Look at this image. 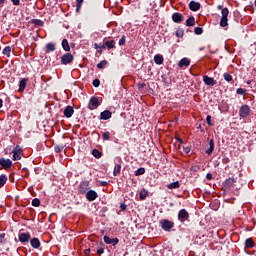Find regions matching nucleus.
I'll use <instances>...</instances> for the list:
<instances>
[{
    "label": "nucleus",
    "mask_w": 256,
    "mask_h": 256,
    "mask_svg": "<svg viewBox=\"0 0 256 256\" xmlns=\"http://www.w3.org/2000/svg\"><path fill=\"white\" fill-rule=\"evenodd\" d=\"M217 9L221 10V19H220V27H227L229 25L228 21L229 19V9L228 8H223V5H218Z\"/></svg>",
    "instance_id": "f257e3e1"
},
{
    "label": "nucleus",
    "mask_w": 256,
    "mask_h": 256,
    "mask_svg": "<svg viewBox=\"0 0 256 256\" xmlns=\"http://www.w3.org/2000/svg\"><path fill=\"white\" fill-rule=\"evenodd\" d=\"M249 113H251V108L249 105L245 104L240 108L239 115L242 118L249 117Z\"/></svg>",
    "instance_id": "f03ea898"
},
{
    "label": "nucleus",
    "mask_w": 256,
    "mask_h": 256,
    "mask_svg": "<svg viewBox=\"0 0 256 256\" xmlns=\"http://www.w3.org/2000/svg\"><path fill=\"white\" fill-rule=\"evenodd\" d=\"M160 225L164 231H171L175 224L169 220H162L160 221Z\"/></svg>",
    "instance_id": "7ed1b4c3"
},
{
    "label": "nucleus",
    "mask_w": 256,
    "mask_h": 256,
    "mask_svg": "<svg viewBox=\"0 0 256 256\" xmlns=\"http://www.w3.org/2000/svg\"><path fill=\"white\" fill-rule=\"evenodd\" d=\"M178 219L181 221V223H185L187 219H189V212L185 209H181L178 213Z\"/></svg>",
    "instance_id": "20e7f679"
},
{
    "label": "nucleus",
    "mask_w": 256,
    "mask_h": 256,
    "mask_svg": "<svg viewBox=\"0 0 256 256\" xmlns=\"http://www.w3.org/2000/svg\"><path fill=\"white\" fill-rule=\"evenodd\" d=\"M99 107V99L97 97H92L88 104V109L93 111V109H97Z\"/></svg>",
    "instance_id": "39448f33"
},
{
    "label": "nucleus",
    "mask_w": 256,
    "mask_h": 256,
    "mask_svg": "<svg viewBox=\"0 0 256 256\" xmlns=\"http://www.w3.org/2000/svg\"><path fill=\"white\" fill-rule=\"evenodd\" d=\"M73 61V56L71 53H66L61 57L62 65H69Z\"/></svg>",
    "instance_id": "423d86ee"
},
{
    "label": "nucleus",
    "mask_w": 256,
    "mask_h": 256,
    "mask_svg": "<svg viewBox=\"0 0 256 256\" xmlns=\"http://www.w3.org/2000/svg\"><path fill=\"white\" fill-rule=\"evenodd\" d=\"M0 165L3 169H11L13 162L10 159L0 158Z\"/></svg>",
    "instance_id": "0eeeda50"
},
{
    "label": "nucleus",
    "mask_w": 256,
    "mask_h": 256,
    "mask_svg": "<svg viewBox=\"0 0 256 256\" xmlns=\"http://www.w3.org/2000/svg\"><path fill=\"white\" fill-rule=\"evenodd\" d=\"M203 82L205 83V85H208L210 87L217 85V81H215V79H213L207 75L203 76Z\"/></svg>",
    "instance_id": "6e6552de"
},
{
    "label": "nucleus",
    "mask_w": 256,
    "mask_h": 256,
    "mask_svg": "<svg viewBox=\"0 0 256 256\" xmlns=\"http://www.w3.org/2000/svg\"><path fill=\"white\" fill-rule=\"evenodd\" d=\"M104 242L107 245H113V247H115V245H117V243H119V239L118 238H111L109 236H104Z\"/></svg>",
    "instance_id": "1a4fd4ad"
},
{
    "label": "nucleus",
    "mask_w": 256,
    "mask_h": 256,
    "mask_svg": "<svg viewBox=\"0 0 256 256\" xmlns=\"http://www.w3.org/2000/svg\"><path fill=\"white\" fill-rule=\"evenodd\" d=\"M21 153H23V150L19 146H16L15 150L13 151L14 161H19L21 159Z\"/></svg>",
    "instance_id": "9d476101"
},
{
    "label": "nucleus",
    "mask_w": 256,
    "mask_h": 256,
    "mask_svg": "<svg viewBox=\"0 0 256 256\" xmlns=\"http://www.w3.org/2000/svg\"><path fill=\"white\" fill-rule=\"evenodd\" d=\"M18 239L21 243H28L29 239H31V235H29V233H20Z\"/></svg>",
    "instance_id": "9b49d317"
},
{
    "label": "nucleus",
    "mask_w": 256,
    "mask_h": 256,
    "mask_svg": "<svg viewBox=\"0 0 256 256\" xmlns=\"http://www.w3.org/2000/svg\"><path fill=\"white\" fill-rule=\"evenodd\" d=\"M189 9H190V11H199V9H201V3L191 1L189 3Z\"/></svg>",
    "instance_id": "f8f14e48"
},
{
    "label": "nucleus",
    "mask_w": 256,
    "mask_h": 256,
    "mask_svg": "<svg viewBox=\"0 0 256 256\" xmlns=\"http://www.w3.org/2000/svg\"><path fill=\"white\" fill-rule=\"evenodd\" d=\"M75 113V110L73 109V107L71 106H67L65 109H64V115L65 117H67V119L73 117V114Z\"/></svg>",
    "instance_id": "ddd939ff"
},
{
    "label": "nucleus",
    "mask_w": 256,
    "mask_h": 256,
    "mask_svg": "<svg viewBox=\"0 0 256 256\" xmlns=\"http://www.w3.org/2000/svg\"><path fill=\"white\" fill-rule=\"evenodd\" d=\"M98 195L97 192L93 191V190H89L86 193V199H88V201H95V199H97Z\"/></svg>",
    "instance_id": "4468645a"
},
{
    "label": "nucleus",
    "mask_w": 256,
    "mask_h": 256,
    "mask_svg": "<svg viewBox=\"0 0 256 256\" xmlns=\"http://www.w3.org/2000/svg\"><path fill=\"white\" fill-rule=\"evenodd\" d=\"M172 21H174V23H181L183 21V14L175 12L172 15Z\"/></svg>",
    "instance_id": "2eb2a0df"
},
{
    "label": "nucleus",
    "mask_w": 256,
    "mask_h": 256,
    "mask_svg": "<svg viewBox=\"0 0 256 256\" xmlns=\"http://www.w3.org/2000/svg\"><path fill=\"white\" fill-rule=\"evenodd\" d=\"M112 113L109 110H105L100 113V119L102 121H107V119H111Z\"/></svg>",
    "instance_id": "dca6fc26"
},
{
    "label": "nucleus",
    "mask_w": 256,
    "mask_h": 256,
    "mask_svg": "<svg viewBox=\"0 0 256 256\" xmlns=\"http://www.w3.org/2000/svg\"><path fill=\"white\" fill-rule=\"evenodd\" d=\"M189 65H191V60H189L188 58H182L178 63V66L181 69H183V67H189Z\"/></svg>",
    "instance_id": "f3484780"
},
{
    "label": "nucleus",
    "mask_w": 256,
    "mask_h": 256,
    "mask_svg": "<svg viewBox=\"0 0 256 256\" xmlns=\"http://www.w3.org/2000/svg\"><path fill=\"white\" fill-rule=\"evenodd\" d=\"M235 182H236L235 178H229V179L225 180L223 185L226 189H229L235 185Z\"/></svg>",
    "instance_id": "a211bd4d"
},
{
    "label": "nucleus",
    "mask_w": 256,
    "mask_h": 256,
    "mask_svg": "<svg viewBox=\"0 0 256 256\" xmlns=\"http://www.w3.org/2000/svg\"><path fill=\"white\" fill-rule=\"evenodd\" d=\"M25 87H27V78H23L22 80H20L18 91L20 93H23V91H25Z\"/></svg>",
    "instance_id": "6ab92c4d"
},
{
    "label": "nucleus",
    "mask_w": 256,
    "mask_h": 256,
    "mask_svg": "<svg viewBox=\"0 0 256 256\" xmlns=\"http://www.w3.org/2000/svg\"><path fill=\"white\" fill-rule=\"evenodd\" d=\"M214 149H215V142L213 141V139H211L209 141V148L206 149V154L211 155V153H213Z\"/></svg>",
    "instance_id": "aec40b11"
},
{
    "label": "nucleus",
    "mask_w": 256,
    "mask_h": 256,
    "mask_svg": "<svg viewBox=\"0 0 256 256\" xmlns=\"http://www.w3.org/2000/svg\"><path fill=\"white\" fill-rule=\"evenodd\" d=\"M89 189V182H82L80 184V193L84 194V193H87Z\"/></svg>",
    "instance_id": "412c9836"
},
{
    "label": "nucleus",
    "mask_w": 256,
    "mask_h": 256,
    "mask_svg": "<svg viewBox=\"0 0 256 256\" xmlns=\"http://www.w3.org/2000/svg\"><path fill=\"white\" fill-rule=\"evenodd\" d=\"M30 244L34 249H39V247H41V242L37 238L31 239Z\"/></svg>",
    "instance_id": "4be33fe9"
},
{
    "label": "nucleus",
    "mask_w": 256,
    "mask_h": 256,
    "mask_svg": "<svg viewBox=\"0 0 256 256\" xmlns=\"http://www.w3.org/2000/svg\"><path fill=\"white\" fill-rule=\"evenodd\" d=\"M154 63H156V65H163V56H161L160 54L155 55Z\"/></svg>",
    "instance_id": "5701e85b"
},
{
    "label": "nucleus",
    "mask_w": 256,
    "mask_h": 256,
    "mask_svg": "<svg viewBox=\"0 0 256 256\" xmlns=\"http://www.w3.org/2000/svg\"><path fill=\"white\" fill-rule=\"evenodd\" d=\"M62 47L64 51H71V47L69 46V41H67V39L62 40Z\"/></svg>",
    "instance_id": "b1692460"
},
{
    "label": "nucleus",
    "mask_w": 256,
    "mask_h": 256,
    "mask_svg": "<svg viewBox=\"0 0 256 256\" xmlns=\"http://www.w3.org/2000/svg\"><path fill=\"white\" fill-rule=\"evenodd\" d=\"M187 27H193L195 25V17L191 16L186 20Z\"/></svg>",
    "instance_id": "393cba45"
},
{
    "label": "nucleus",
    "mask_w": 256,
    "mask_h": 256,
    "mask_svg": "<svg viewBox=\"0 0 256 256\" xmlns=\"http://www.w3.org/2000/svg\"><path fill=\"white\" fill-rule=\"evenodd\" d=\"M105 47L107 49H114L115 48V41L114 40H109L105 42Z\"/></svg>",
    "instance_id": "a878e982"
},
{
    "label": "nucleus",
    "mask_w": 256,
    "mask_h": 256,
    "mask_svg": "<svg viewBox=\"0 0 256 256\" xmlns=\"http://www.w3.org/2000/svg\"><path fill=\"white\" fill-rule=\"evenodd\" d=\"M119 173H121V164H116L113 171L114 177H117Z\"/></svg>",
    "instance_id": "bb28decb"
},
{
    "label": "nucleus",
    "mask_w": 256,
    "mask_h": 256,
    "mask_svg": "<svg viewBox=\"0 0 256 256\" xmlns=\"http://www.w3.org/2000/svg\"><path fill=\"white\" fill-rule=\"evenodd\" d=\"M245 245L248 247V249H251L254 247L255 243L253 242L252 238H248L246 239Z\"/></svg>",
    "instance_id": "cd10ccee"
},
{
    "label": "nucleus",
    "mask_w": 256,
    "mask_h": 256,
    "mask_svg": "<svg viewBox=\"0 0 256 256\" xmlns=\"http://www.w3.org/2000/svg\"><path fill=\"white\" fill-rule=\"evenodd\" d=\"M51 51H55V44L53 43H48L46 45V52L47 53H51Z\"/></svg>",
    "instance_id": "c85d7f7f"
},
{
    "label": "nucleus",
    "mask_w": 256,
    "mask_h": 256,
    "mask_svg": "<svg viewBox=\"0 0 256 256\" xmlns=\"http://www.w3.org/2000/svg\"><path fill=\"white\" fill-rule=\"evenodd\" d=\"M3 55H6V57H11V46H6L3 49Z\"/></svg>",
    "instance_id": "c756f323"
},
{
    "label": "nucleus",
    "mask_w": 256,
    "mask_h": 256,
    "mask_svg": "<svg viewBox=\"0 0 256 256\" xmlns=\"http://www.w3.org/2000/svg\"><path fill=\"white\" fill-rule=\"evenodd\" d=\"M179 187H180L179 181L172 182L168 185V189H179Z\"/></svg>",
    "instance_id": "7c9ffc66"
},
{
    "label": "nucleus",
    "mask_w": 256,
    "mask_h": 256,
    "mask_svg": "<svg viewBox=\"0 0 256 256\" xmlns=\"http://www.w3.org/2000/svg\"><path fill=\"white\" fill-rule=\"evenodd\" d=\"M147 194H148V192H147V190H145V189H142V190L140 191L139 197H140L141 201H143V200H145V199L147 198Z\"/></svg>",
    "instance_id": "2f4dec72"
},
{
    "label": "nucleus",
    "mask_w": 256,
    "mask_h": 256,
    "mask_svg": "<svg viewBox=\"0 0 256 256\" xmlns=\"http://www.w3.org/2000/svg\"><path fill=\"white\" fill-rule=\"evenodd\" d=\"M7 183V176L5 174L0 175V188Z\"/></svg>",
    "instance_id": "473e14b6"
},
{
    "label": "nucleus",
    "mask_w": 256,
    "mask_h": 256,
    "mask_svg": "<svg viewBox=\"0 0 256 256\" xmlns=\"http://www.w3.org/2000/svg\"><path fill=\"white\" fill-rule=\"evenodd\" d=\"M107 66V60H102L97 64V68L98 69H105V67Z\"/></svg>",
    "instance_id": "72a5a7b5"
},
{
    "label": "nucleus",
    "mask_w": 256,
    "mask_h": 256,
    "mask_svg": "<svg viewBox=\"0 0 256 256\" xmlns=\"http://www.w3.org/2000/svg\"><path fill=\"white\" fill-rule=\"evenodd\" d=\"M76 13H79L81 11V5H83V0H76Z\"/></svg>",
    "instance_id": "f704fd0d"
},
{
    "label": "nucleus",
    "mask_w": 256,
    "mask_h": 256,
    "mask_svg": "<svg viewBox=\"0 0 256 256\" xmlns=\"http://www.w3.org/2000/svg\"><path fill=\"white\" fill-rule=\"evenodd\" d=\"M92 155L96 158V159H101V152L97 149H94L92 151Z\"/></svg>",
    "instance_id": "c9c22d12"
},
{
    "label": "nucleus",
    "mask_w": 256,
    "mask_h": 256,
    "mask_svg": "<svg viewBox=\"0 0 256 256\" xmlns=\"http://www.w3.org/2000/svg\"><path fill=\"white\" fill-rule=\"evenodd\" d=\"M32 205H33V207H39V205H41V200H39V198L33 199Z\"/></svg>",
    "instance_id": "e433bc0d"
},
{
    "label": "nucleus",
    "mask_w": 256,
    "mask_h": 256,
    "mask_svg": "<svg viewBox=\"0 0 256 256\" xmlns=\"http://www.w3.org/2000/svg\"><path fill=\"white\" fill-rule=\"evenodd\" d=\"M223 77H224L225 81H228V82L233 81V76H231V74H229V73H224Z\"/></svg>",
    "instance_id": "4c0bfd02"
},
{
    "label": "nucleus",
    "mask_w": 256,
    "mask_h": 256,
    "mask_svg": "<svg viewBox=\"0 0 256 256\" xmlns=\"http://www.w3.org/2000/svg\"><path fill=\"white\" fill-rule=\"evenodd\" d=\"M136 177H139V175H145V168H139L136 172H135Z\"/></svg>",
    "instance_id": "58836bf2"
},
{
    "label": "nucleus",
    "mask_w": 256,
    "mask_h": 256,
    "mask_svg": "<svg viewBox=\"0 0 256 256\" xmlns=\"http://www.w3.org/2000/svg\"><path fill=\"white\" fill-rule=\"evenodd\" d=\"M194 33L196 35H202L203 34V28L201 27H196L195 30H194Z\"/></svg>",
    "instance_id": "ea45409f"
},
{
    "label": "nucleus",
    "mask_w": 256,
    "mask_h": 256,
    "mask_svg": "<svg viewBox=\"0 0 256 256\" xmlns=\"http://www.w3.org/2000/svg\"><path fill=\"white\" fill-rule=\"evenodd\" d=\"M236 93H237L238 95H245V93H247V91H246L245 89H243V88H238V89L236 90Z\"/></svg>",
    "instance_id": "a19ab883"
},
{
    "label": "nucleus",
    "mask_w": 256,
    "mask_h": 256,
    "mask_svg": "<svg viewBox=\"0 0 256 256\" xmlns=\"http://www.w3.org/2000/svg\"><path fill=\"white\" fill-rule=\"evenodd\" d=\"M111 134L109 133V132H104L103 134H102V137H103V139H104V141H109V136H110Z\"/></svg>",
    "instance_id": "79ce46f5"
},
{
    "label": "nucleus",
    "mask_w": 256,
    "mask_h": 256,
    "mask_svg": "<svg viewBox=\"0 0 256 256\" xmlns=\"http://www.w3.org/2000/svg\"><path fill=\"white\" fill-rule=\"evenodd\" d=\"M92 85L94 87H99V85H101V81H99V79H95V80H93Z\"/></svg>",
    "instance_id": "37998d69"
},
{
    "label": "nucleus",
    "mask_w": 256,
    "mask_h": 256,
    "mask_svg": "<svg viewBox=\"0 0 256 256\" xmlns=\"http://www.w3.org/2000/svg\"><path fill=\"white\" fill-rule=\"evenodd\" d=\"M176 36H178L179 38L183 37V30L178 29V30L176 31Z\"/></svg>",
    "instance_id": "c03bdc74"
},
{
    "label": "nucleus",
    "mask_w": 256,
    "mask_h": 256,
    "mask_svg": "<svg viewBox=\"0 0 256 256\" xmlns=\"http://www.w3.org/2000/svg\"><path fill=\"white\" fill-rule=\"evenodd\" d=\"M206 122H207L208 125H210V127H213V123H211V116L208 115L206 117Z\"/></svg>",
    "instance_id": "a18cd8bd"
},
{
    "label": "nucleus",
    "mask_w": 256,
    "mask_h": 256,
    "mask_svg": "<svg viewBox=\"0 0 256 256\" xmlns=\"http://www.w3.org/2000/svg\"><path fill=\"white\" fill-rule=\"evenodd\" d=\"M0 243H5V233L0 234Z\"/></svg>",
    "instance_id": "49530a36"
},
{
    "label": "nucleus",
    "mask_w": 256,
    "mask_h": 256,
    "mask_svg": "<svg viewBox=\"0 0 256 256\" xmlns=\"http://www.w3.org/2000/svg\"><path fill=\"white\" fill-rule=\"evenodd\" d=\"M63 149V146H56L55 151L56 153H61V150Z\"/></svg>",
    "instance_id": "de8ad7c7"
},
{
    "label": "nucleus",
    "mask_w": 256,
    "mask_h": 256,
    "mask_svg": "<svg viewBox=\"0 0 256 256\" xmlns=\"http://www.w3.org/2000/svg\"><path fill=\"white\" fill-rule=\"evenodd\" d=\"M183 151H184V153L189 154V153H191V148H189V147H184V148H183Z\"/></svg>",
    "instance_id": "09e8293b"
},
{
    "label": "nucleus",
    "mask_w": 256,
    "mask_h": 256,
    "mask_svg": "<svg viewBox=\"0 0 256 256\" xmlns=\"http://www.w3.org/2000/svg\"><path fill=\"white\" fill-rule=\"evenodd\" d=\"M94 48L95 49H105V46L104 45H102V46H99V44H94Z\"/></svg>",
    "instance_id": "8fccbe9b"
},
{
    "label": "nucleus",
    "mask_w": 256,
    "mask_h": 256,
    "mask_svg": "<svg viewBox=\"0 0 256 256\" xmlns=\"http://www.w3.org/2000/svg\"><path fill=\"white\" fill-rule=\"evenodd\" d=\"M119 45H125V36L119 40Z\"/></svg>",
    "instance_id": "3c124183"
},
{
    "label": "nucleus",
    "mask_w": 256,
    "mask_h": 256,
    "mask_svg": "<svg viewBox=\"0 0 256 256\" xmlns=\"http://www.w3.org/2000/svg\"><path fill=\"white\" fill-rule=\"evenodd\" d=\"M103 253H105V250L103 248L97 250L98 255H103Z\"/></svg>",
    "instance_id": "603ef678"
},
{
    "label": "nucleus",
    "mask_w": 256,
    "mask_h": 256,
    "mask_svg": "<svg viewBox=\"0 0 256 256\" xmlns=\"http://www.w3.org/2000/svg\"><path fill=\"white\" fill-rule=\"evenodd\" d=\"M222 163H224V165H227V163H229V158L228 157L223 158Z\"/></svg>",
    "instance_id": "864d4df0"
},
{
    "label": "nucleus",
    "mask_w": 256,
    "mask_h": 256,
    "mask_svg": "<svg viewBox=\"0 0 256 256\" xmlns=\"http://www.w3.org/2000/svg\"><path fill=\"white\" fill-rule=\"evenodd\" d=\"M11 1H12L13 5H19V3H20V0H11Z\"/></svg>",
    "instance_id": "5fc2aeb1"
},
{
    "label": "nucleus",
    "mask_w": 256,
    "mask_h": 256,
    "mask_svg": "<svg viewBox=\"0 0 256 256\" xmlns=\"http://www.w3.org/2000/svg\"><path fill=\"white\" fill-rule=\"evenodd\" d=\"M206 178L209 179V180H211V179H213V175H212L211 173H208V174L206 175Z\"/></svg>",
    "instance_id": "6e6d98bb"
},
{
    "label": "nucleus",
    "mask_w": 256,
    "mask_h": 256,
    "mask_svg": "<svg viewBox=\"0 0 256 256\" xmlns=\"http://www.w3.org/2000/svg\"><path fill=\"white\" fill-rule=\"evenodd\" d=\"M84 253H85V255H89V253H91V249H86V250L84 251Z\"/></svg>",
    "instance_id": "4d7b16f0"
},
{
    "label": "nucleus",
    "mask_w": 256,
    "mask_h": 256,
    "mask_svg": "<svg viewBox=\"0 0 256 256\" xmlns=\"http://www.w3.org/2000/svg\"><path fill=\"white\" fill-rule=\"evenodd\" d=\"M125 209H127V206L122 204V205H121V210H122V211H125Z\"/></svg>",
    "instance_id": "13d9d810"
},
{
    "label": "nucleus",
    "mask_w": 256,
    "mask_h": 256,
    "mask_svg": "<svg viewBox=\"0 0 256 256\" xmlns=\"http://www.w3.org/2000/svg\"><path fill=\"white\" fill-rule=\"evenodd\" d=\"M145 86H146L145 84H139V85H138V88H139V89H143V87H145Z\"/></svg>",
    "instance_id": "bf43d9fd"
},
{
    "label": "nucleus",
    "mask_w": 256,
    "mask_h": 256,
    "mask_svg": "<svg viewBox=\"0 0 256 256\" xmlns=\"http://www.w3.org/2000/svg\"><path fill=\"white\" fill-rule=\"evenodd\" d=\"M3 107V100L0 99V109Z\"/></svg>",
    "instance_id": "052dcab7"
},
{
    "label": "nucleus",
    "mask_w": 256,
    "mask_h": 256,
    "mask_svg": "<svg viewBox=\"0 0 256 256\" xmlns=\"http://www.w3.org/2000/svg\"><path fill=\"white\" fill-rule=\"evenodd\" d=\"M0 3H1V4L5 3V0H0Z\"/></svg>",
    "instance_id": "680f3d73"
},
{
    "label": "nucleus",
    "mask_w": 256,
    "mask_h": 256,
    "mask_svg": "<svg viewBox=\"0 0 256 256\" xmlns=\"http://www.w3.org/2000/svg\"><path fill=\"white\" fill-rule=\"evenodd\" d=\"M191 171H196L195 167H192V168H191Z\"/></svg>",
    "instance_id": "e2e57ef3"
},
{
    "label": "nucleus",
    "mask_w": 256,
    "mask_h": 256,
    "mask_svg": "<svg viewBox=\"0 0 256 256\" xmlns=\"http://www.w3.org/2000/svg\"><path fill=\"white\" fill-rule=\"evenodd\" d=\"M247 85H251V81L250 80L247 82Z\"/></svg>",
    "instance_id": "0e129e2a"
},
{
    "label": "nucleus",
    "mask_w": 256,
    "mask_h": 256,
    "mask_svg": "<svg viewBox=\"0 0 256 256\" xmlns=\"http://www.w3.org/2000/svg\"><path fill=\"white\" fill-rule=\"evenodd\" d=\"M179 141H180L181 143H183V140L179 139Z\"/></svg>",
    "instance_id": "69168bd1"
}]
</instances>
